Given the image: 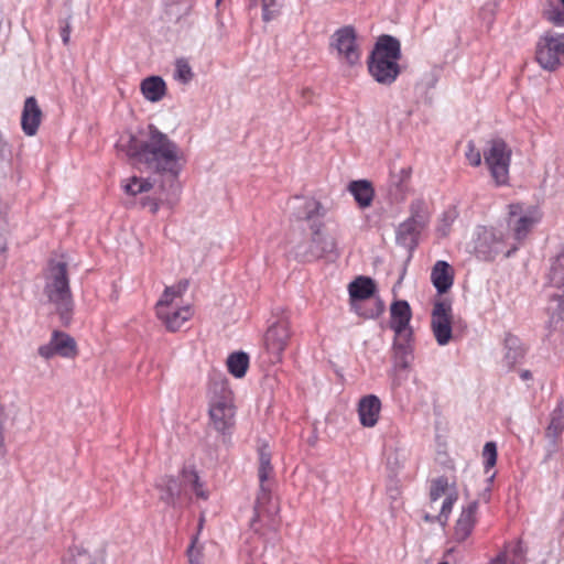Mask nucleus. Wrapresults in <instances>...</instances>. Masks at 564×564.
I'll return each instance as SVG.
<instances>
[{
	"label": "nucleus",
	"mask_w": 564,
	"mask_h": 564,
	"mask_svg": "<svg viewBox=\"0 0 564 564\" xmlns=\"http://www.w3.org/2000/svg\"><path fill=\"white\" fill-rule=\"evenodd\" d=\"M118 148L134 164L144 165L148 171L160 177L151 182L150 178L132 176L123 185L124 192L138 196L156 187L154 196L140 197L141 206L152 214H156L161 206L173 208L181 193L178 176L183 170V151L180 145L155 126L150 124L144 139L129 135L127 141H119Z\"/></svg>",
	"instance_id": "obj_1"
},
{
	"label": "nucleus",
	"mask_w": 564,
	"mask_h": 564,
	"mask_svg": "<svg viewBox=\"0 0 564 564\" xmlns=\"http://www.w3.org/2000/svg\"><path fill=\"white\" fill-rule=\"evenodd\" d=\"M291 205L295 218L308 221L312 231L308 245L297 247V257L304 261H312L327 254H336V238L322 230L326 208L315 198L303 196H294Z\"/></svg>",
	"instance_id": "obj_2"
},
{
	"label": "nucleus",
	"mask_w": 564,
	"mask_h": 564,
	"mask_svg": "<svg viewBox=\"0 0 564 564\" xmlns=\"http://www.w3.org/2000/svg\"><path fill=\"white\" fill-rule=\"evenodd\" d=\"M400 58V41L392 35H381L367 61L368 70L377 83L389 86L401 73Z\"/></svg>",
	"instance_id": "obj_3"
},
{
	"label": "nucleus",
	"mask_w": 564,
	"mask_h": 564,
	"mask_svg": "<svg viewBox=\"0 0 564 564\" xmlns=\"http://www.w3.org/2000/svg\"><path fill=\"white\" fill-rule=\"evenodd\" d=\"M44 293L54 304L63 325H68L73 313V299L67 274V263L52 260L45 271Z\"/></svg>",
	"instance_id": "obj_4"
},
{
	"label": "nucleus",
	"mask_w": 564,
	"mask_h": 564,
	"mask_svg": "<svg viewBox=\"0 0 564 564\" xmlns=\"http://www.w3.org/2000/svg\"><path fill=\"white\" fill-rule=\"evenodd\" d=\"M411 317V307L406 301L400 300L392 303L390 328L394 332L393 359L394 365L400 368H406L413 358Z\"/></svg>",
	"instance_id": "obj_5"
},
{
	"label": "nucleus",
	"mask_w": 564,
	"mask_h": 564,
	"mask_svg": "<svg viewBox=\"0 0 564 564\" xmlns=\"http://www.w3.org/2000/svg\"><path fill=\"white\" fill-rule=\"evenodd\" d=\"M474 250L479 259L489 261L501 252H505V256L509 258L518 250V246L511 243L510 235L501 228L478 227L474 240Z\"/></svg>",
	"instance_id": "obj_6"
},
{
	"label": "nucleus",
	"mask_w": 564,
	"mask_h": 564,
	"mask_svg": "<svg viewBox=\"0 0 564 564\" xmlns=\"http://www.w3.org/2000/svg\"><path fill=\"white\" fill-rule=\"evenodd\" d=\"M187 487H191L196 497L204 500L208 498V494L203 489L196 470L184 467L182 469V480H177L172 476H166L161 479V482L158 484V488L161 491L160 499L169 506L176 507Z\"/></svg>",
	"instance_id": "obj_7"
},
{
	"label": "nucleus",
	"mask_w": 564,
	"mask_h": 564,
	"mask_svg": "<svg viewBox=\"0 0 564 564\" xmlns=\"http://www.w3.org/2000/svg\"><path fill=\"white\" fill-rule=\"evenodd\" d=\"M187 282H181L177 285L167 286L163 295L156 303V315L170 332L178 330L183 324L192 316L189 306L174 307V301L181 297L186 291Z\"/></svg>",
	"instance_id": "obj_8"
},
{
	"label": "nucleus",
	"mask_w": 564,
	"mask_h": 564,
	"mask_svg": "<svg viewBox=\"0 0 564 564\" xmlns=\"http://www.w3.org/2000/svg\"><path fill=\"white\" fill-rule=\"evenodd\" d=\"M210 424L220 434L230 432L235 425L236 405L231 390H212L208 397Z\"/></svg>",
	"instance_id": "obj_9"
},
{
	"label": "nucleus",
	"mask_w": 564,
	"mask_h": 564,
	"mask_svg": "<svg viewBox=\"0 0 564 564\" xmlns=\"http://www.w3.org/2000/svg\"><path fill=\"white\" fill-rule=\"evenodd\" d=\"M273 473L271 465V453L267 444L259 448V469L258 477L260 481V490L254 503V517L252 523L260 520L264 516L273 518L278 513V505L272 502L270 489L265 486V481Z\"/></svg>",
	"instance_id": "obj_10"
},
{
	"label": "nucleus",
	"mask_w": 564,
	"mask_h": 564,
	"mask_svg": "<svg viewBox=\"0 0 564 564\" xmlns=\"http://www.w3.org/2000/svg\"><path fill=\"white\" fill-rule=\"evenodd\" d=\"M484 160L497 185H506L509 181L511 150L501 139H494L484 150Z\"/></svg>",
	"instance_id": "obj_11"
},
{
	"label": "nucleus",
	"mask_w": 564,
	"mask_h": 564,
	"mask_svg": "<svg viewBox=\"0 0 564 564\" xmlns=\"http://www.w3.org/2000/svg\"><path fill=\"white\" fill-rule=\"evenodd\" d=\"M508 218L507 225L510 231H512V243H519L531 231V229L540 221L541 214L535 207H525L522 204H510L508 206Z\"/></svg>",
	"instance_id": "obj_12"
},
{
	"label": "nucleus",
	"mask_w": 564,
	"mask_h": 564,
	"mask_svg": "<svg viewBox=\"0 0 564 564\" xmlns=\"http://www.w3.org/2000/svg\"><path fill=\"white\" fill-rule=\"evenodd\" d=\"M348 292L351 308L360 316L375 318L379 316L384 306L380 301L376 302V308L370 312H362L359 302L370 299L376 292V284L369 276L360 275L348 284Z\"/></svg>",
	"instance_id": "obj_13"
},
{
	"label": "nucleus",
	"mask_w": 564,
	"mask_h": 564,
	"mask_svg": "<svg viewBox=\"0 0 564 564\" xmlns=\"http://www.w3.org/2000/svg\"><path fill=\"white\" fill-rule=\"evenodd\" d=\"M452 305L446 300L436 301L431 313V330L440 346H446L453 338Z\"/></svg>",
	"instance_id": "obj_14"
},
{
	"label": "nucleus",
	"mask_w": 564,
	"mask_h": 564,
	"mask_svg": "<svg viewBox=\"0 0 564 564\" xmlns=\"http://www.w3.org/2000/svg\"><path fill=\"white\" fill-rule=\"evenodd\" d=\"M564 54V34L545 35L536 45L535 58L546 70H554L560 64V55Z\"/></svg>",
	"instance_id": "obj_15"
},
{
	"label": "nucleus",
	"mask_w": 564,
	"mask_h": 564,
	"mask_svg": "<svg viewBox=\"0 0 564 564\" xmlns=\"http://www.w3.org/2000/svg\"><path fill=\"white\" fill-rule=\"evenodd\" d=\"M330 46L337 51V55L348 65L354 66L360 61V51L356 43V32L352 26L338 29L332 36Z\"/></svg>",
	"instance_id": "obj_16"
},
{
	"label": "nucleus",
	"mask_w": 564,
	"mask_h": 564,
	"mask_svg": "<svg viewBox=\"0 0 564 564\" xmlns=\"http://www.w3.org/2000/svg\"><path fill=\"white\" fill-rule=\"evenodd\" d=\"M424 204L417 200L411 205V217L400 224L397 230V242L405 248L415 245L416 236L425 224Z\"/></svg>",
	"instance_id": "obj_17"
},
{
	"label": "nucleus",
	"mask_w": 564,
	"mask_h": 564,
	"mask_svg": "<svg viewBox=\"0 0 564 564\" xmlns=\"http://www.w3.org/2000/svg\"><path fill=\"white\" fill-rule=\"evenodd\" d=\"M290 336V325L284 318L276 321L268 328L264 336V344L272 362L281 361L282 352L289 343Z\"/></svg>",
	"instance_id": "obj_18"
},
{
	"label": "nucleus",
	"mask_w": 564,
	"mask_h": 564,
	"mask_svg": "<svg viewBox=\"0 0 564 564\" xmlns=\"http://www.w3.org/2000/svg\"><path fill=\"white\" fill-rule=\"evenodd\" d=\"M357 412L360 424L365 427H373L380 416L381 401L375 394H367L358 401Z\"/></svg>",
	"instance_id": "obj_19"
},
{
	"label": "nucleus",
	"mask_w": 564,
	"mask_h": 564,
	"mask_svg": "<svg viewBox=\"0 0 564 564\" xmlns=\"http://www.w3.org/2000/svg\"><path fill=\"white\" fill-rule=\"evenodd\" d=\"M478 501L474 500L463 508L455 525V539L459 542L465 541L473 532L476 523V513Z\"/></svg>",
	"instance_id": "obj_20"
},
{
	"label": "nucleus",
	"mask_w": 564,
	"mask_h": 564,
	"mask_svg": "<svg viewBox=\"0 0 564 564\" xmlns=\"http://www.w3.org/2000/svg\"><path fill=\"white\" fill-rule=\"evenodd\" d=\"M42 111L34 97L26 98L21 117L22 130L26 135H34L41 123Z\"/></svg>",
	"instance_id": "obj_21"
},
{
	"label": "nucleus",
	"mask_w": 564,
	"mask_h": 564,
	"mask_svg": "<svg viewBox=\"0 0 564 564\" xmlns=\"http://www.w3.org/2000/svg\"><path fill=\"white\" fill-rule=\"evenodd\" d=\"M431 281L440 294L446 293L454 283L452 267L443 260H438L431 272Z\"/></svg>",
	"instance_id": "obj_22"
},
{
	"label": "nucleus",
	"mask_w": 564,
	"mask_h": 564,
	"mask_svg": "<svg viewBox=\"0 0 564 564\" xmlns=\"http://www.w3.org/2000/svg\"><path fill=\"white\" fill-rule=\"evenodd\" d=\"M505 356L503 362L507 367L511 368L514 365L519 364L525 354V350L522 346L521 340L513 336L507 335L505 338Z\"/></svg>",
	"instance_id": "obj_23"
},
{
	"label": "nucleus",
	"mask_w": 564,
	"mask_h": 564,
	"mask_svg": "<svg viewBox=\"0 0 564 564\" xmlns=\"http://www.w3.org/2000/svg\"><path fill=\"white\" fill-rule=\"evenodd\" d=\"M165 82L159 76H151L142 80L141 91L151 102L160 101L165 95Z\"/></svg>",
	"instance_id": "obj_24"
},
{
	"label": "nucleus",
	"mask_w": 564,
	"mask_h": 564,
	"mask_svg": "<svg viewBox=\"0 0 564 564\" xmlns=\"http://www.w3.org/2000/svg\"><path fill=\"white\" fill-rule=\"evenodd\" d=\"M52 341L58 356L70 358L76 355V341L68 334L55 330L52 335Z\"/></svg>",
	"instance_id": "obj_25"
},
{
	"label": "nucleus",
	"mask_w": 564,
	"mask_h": 564,
	"mask_svg": "<svg viewBox=\"0 0 564 564\" xmlns=\"http://www.w3.org/2000/svg\"><path fill=\"white\" fill-rule=\"evenodd\" d=\"M349 191L360 207L370 206L373 199V189L368 181H354L349 185Z\"/></svg>",
	"instance_id": "obj_26"
},
{
	"label": "nucleus",
	"mask_w": 564,
	"mask_h": 564,
	"mask_svg": "<svg viewBox=\"0 0 564 564\" xmlns=\"http://www.w3.org/2000/svg\"><path fill=\"white\" fill-rule=\"evenodd\" d=\"M249 366V356L243 351L232 352L227 358L228 371L236 378H242Z\"/></svg>",
	"instance_id": "obj_27"
},
{
	"label": "nucleus",
	"mask_w": 564,
	"mask_h": 564,
	"mask_svg": "<svg viewBox=\"0 0 564 564\" xmlns=\"http://www.w3.org/2000/svg\"><path fill=\"white\" fill-rule=\"evenodd\" d=\"M547 278L552 286L564 285V245L553 259Z\"/></svg>",
	"instance_id": "obj_28"
},
{
	"label": "nucleus",
	"mask_w": 564,
	"mask_h": 564,
	"mask_svg": "<svg viewBox=\"0 0 564 564\" xmlns=\"http://www.w3.org/2000/svg\"><path fill=\"white\" fill-rule=\"evenodd\" d=\"M193 77L194 73L188 61L184 57L177 58L175 61L174 78L182 84H188Z\"/></svg>",
	"instance_id": "obj_29"
},
{
	"label": "nucleus",
	"mask_w": 564,
	"mask_h": 564,
	"mask_svg": "<svg viewBox=\"0 0 564 564\" xmlns=\"http://www.w3.org/2000/svg\"><path fill=\"white\" fill-rule=\"evenodd\" d=\"M456 500H457L456 494H451L444 499V501L442 503L441 511L436 516V520L441 525H443V527L446 525L449 514L452 512L453 506Z\"/></svg>",
	"instance_id": "obj_30"
},
{
	"label": "nucleus",
	"mask_w": 564,
	"mask_h": 564,
	"mask_svg": "<svg viewBox=\"0 0 564 564\" xmlns=\"http://www.w3.org/2000/svg\"><path fill=\"white\" fill-rule=\"evenodd\" d=\"M448 481L446 477H438L432 481L430 489V498L432 502L437 501L443 495L446 494Z\"/></svg>",
	"instance_id": "obj_31"
},
{
	"label": "nucleus",
	"mask_w": 564,
	"mask_h": 564,
	"mask_svg": "<svg viewBox=\"0 0 564 564\" xmlns=\"http://www.w3.org/2000/svg\"><path fill=\"white\" fill-rule=\"evenodd\" d=\"M280 13V4L276 0H262V19L264 22H270L275 19Z\"/></svg>",
	"instance_id": "obj_32"
},
{
	"label": "nucleus",
	"mask_w": 564,
	"mask_h": 564,
	"mask_svg": "<svg viewBox=\"0 0 564 564\" xmlns=\"http://www.w3.org/2000/svg\"><path fill=\"white\" fill-rule=\"evenodd\" d=\"M411 167H401L399 172H392L391 182L395 185L400 192L404 191L405 184L411 177Z\"/></svg>",
	"instance_id": "obj_33"
},
{
	"label": "nucleus",
	"mask_w": 564,
	"mask_h": 564,
	"mask_svg": "<svg viewBox=\"0 0 564 564\" xmlns=\"http://www.w3.org/2000/svg\"><path fill=\"white\" fill-rule=\"evenodd\" d=\"M486 470L492 468L497 463V445L494 442H487L482 449Z\"/></svg>",
	"instance_id": "obj_34"
},
{
	"label": "nucleus",
	"mask_w": 564,
	"mask_h": 564,
	"mask_svg": "<svg viewBox=\"0 0 564 564\" xmlns=\"http://www.w3.org/2000/svg\"><path fill=\"white\" fill-rule=\"evenodd\" d=\"M286 373L283 371H274L273 373H267L263 378V388H274L275 386L286 384Z\"/></svg>",
	"instance_id": "obj_35"
},
{
	"label": "nucleus",
	"mask_w": 564,
	"mask_h": 564,
	"mask_svg": "<svg viewBox=\"0 0 564 564\" xmlns=\"http://www.w3.org/2000/svg\"><path fill=\"white\" fill-rule=\"evenodd\" d=\"M564 430V421L563 417L558 415H552L551 421L546 427V436L556 438L562 434Z\"/></svg>",
	"instance_id": "obj_36"
},
{
	"label": "nucleus",
	"mask_w": 564,
	"mask_h": 564,
	"mask_svg": "<svg viewBox=\"0 0 564 564\" xmlns=\"http://www.w3.org/2000/svg\"><path fill=\"white\" fill-rule=\"evenodd\" d=\"M196 543H197V536L193 538V541L187 549L189 564H202L203 550L200 546H197Z\"/></svg>",
	"instance_id": "obj_37"
},
{
	"label": "nucleus",
	"mask_w": 564,
	"mask_h": 564,
	"mask_svg": "<svg viewBox=\"0 0 564 564\" xmlns=\"http://www.w3.org/2000/svg\"><path fill=\"white\" fill-rule=\"evenodd\" d=\"M466 159L473 166H478L481 163V153L476 149L475 144L469 141L466 150Z\"/></svg>",
	"instance_id": "obj_38"
},
{
	"label": "nucleus",
	"mask_w": 564,
	"mask_h": 564,
	"mask_svg": "<svg viewBox=\"0 0 564 564\" xmlns=\"http://www.w3.org/2000/svg\"><path fill=\"white\" fill-rule=\"evenodd\" d=\"M8 223L3 215H0V264L2 263L4 259V254L7 251V240H6V232H7Z\"/></svg>",
	"instance_id": "obj_39"
},
{
	"label": "nucleus",
	"mask_w": 564,
	"mask_h": 564,
	"mask_svg": "<svg viewBox=\"0 0 564 564\" xmlns=\"http://www.w3.org/2000/svg\"><path fill=\"white\" fill-rule=\"evenodd\" d=\"M39 355L44 359H51L52 357L57 355V351H55V346L52 339L47 344L39 347Z\"/></svg>",
	"instance_id": "obj_40"
},
{
	"label": "nucleus",
	"mask_w": 564,
	"mask_h": 564,
	"mask_svg": "<svg viewBox=\"0 0 564 564\" xmlns=\"http://www.w3.org/2000/svg\"><path fill=\"white\" fill-rule=\"evenodd\" d=\"M547 19L554 24H563L564 23V12L557 8H552L546 11Z\"/></svg>",
	"instance_id": "obj_41"
},
{
	"label": "nucleus",
	"mask_w": 564,
	"mask_h": 564,
	"mask_svg": "<svg viewBox=\"0 0 564 564\" xmlns=\"http://www.w3.org/2000/svg\"><path fill=\"white\" fill-rule=\"evenodd\" d=\"M69 36H70V24L68 21H66L65 25L61 29V37L65 45L69 43Z\"/></svg>",
	"instance_id": "obj_42"
},
{
	"label": "nucleus",
	"mask_w": 564,
	"mask_h": 564,
	"mask_svg": "<svg viewBox=\"0 0 564 564\" xmlns=\"http://www.w3.org/2000/svg\"><path fill=\"white\" fill-rule=\"evenodd\" d=\"M513 554L514 556H517L518 558H522V555H523V547H522V544L521 543H517V545L513 547Z\"/></svg>",
	"instance_id": "obj_43"
},
{
	"label": "nucleus",
	"mask_w": 564,
	"mask_h": 564,
	"mask_svg": "<svg viewBox=\"0 0 564 564\" xmlns=\"http://www.w3.org/2000/svg\"><path fill=\"white\" fill-rule=\"evenodd\" d=\"M491 564H506V556L503 554L498 555Z\"/></svg>",
	"instance_id": "obj_44"
},
{
	"label": "nucleus",
	"mask_w": 564,
	"mask_h": 564,
	"mask_svg": "<svg viewBox=\"0 0 564 564\" xmlns=\"http://www.w3.org/2000/svg\"><path fill=\"white\" fill-rule=\"evenodd\" d=\"M520 377H521L523 380H529V379H531V378H532V373H531V371H529V370H523V371H521Z\"/></svg>",
	"instance_id": "obj_45"
},
{
	"label": "nucleus",
	"mask_w": 564,
	"mask_h": 564,
	"mask_svg": "<svg viewBox=\"0 0 564 564\" xmlns=\"http://www.w3.org/2000/svg\"><path fill=\"white\" fill-rule=\"evenodd\" d=\"M489 13L490 15L494 14V6L492 4H487L482 8V13Z\"/></svg>",
	"instance_id": "obj_46"
},
{
	"label": "nucleus",
	"mask_w": 564,
	"mask_h": 564,
	"mask_svg": "<svg viewBox=\"0 0 564 564\" xmlns=\"http://www.w3.org/2000/svg\"><path fill=\"white\" fill-rule=\"evenodd\" d=\"M424 520H425L426 522H434V521H437V520H436V517H433V516H430V514H425V516H424Z\"/></svg>",
	"instance_id": "obj_47"
},
{
	"label": "nucleus",
	"mask_w": 564,
	"mask_h": 564,
	"mask_svg": "<svg viewBox=\"0 0 564 564\" xmlns=\"http://www.w3.org/2000/svg\"><path fill=\"white\" fill-rule=\"evenodd\" d=\"M560 2H561V3L563 4V7H564V0H560Z\"/></svg>",
	"instance_id": "obj_48"
}]
</instances>
